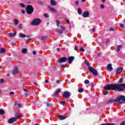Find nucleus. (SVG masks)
Instances as JSON below:
<instances>
[{
	"mask_svg": "<svg viewBox=\"0 0 125 125\" xmlns=\"http://www.w3.org/2000/svg\"><path fill=\"white\" fill-rule=\"evenodd\" d=\"M104 89L106 90H117V91H123L125 89V83H117L109 84L104 87Z\"/></svg>",
	"mask_w": 125,
	"mask_h": 125,
	"instance_id": "1",
	"label": "nucleus"
},
{
	"mask_svg": "<svg viewBox=\"0 0 125 125\" xmlns=\"http://www.w3.org/2000/svg\"><path fill=\"white\" fill-rule=\"evenodd\" d=\"M118 102V104H123L125 103V96L121 95L119 97H118L115 100H109L107 102V104H111L112 102Z\"/></svg>",
	"mask_w": 125,
	"mask_h": 125,
	"instance_id": "2",
	"label": "nucleus"
},
{
	"mask_svg": "<svg viewBox=\"0 0 125 125\" xmlns=\"http://www.w3.org/2000/svg\"><path fill=\"white\" fill-rule=\"evenodd\" d=\"M85 63L87 66L88 67V70L92 73V74H93L94 76H97L98 75V72H97V70L96 69L93 68V67L90 66V64L89 63H88V61L87 60L85 61Z\"/></svg>",
	"mask_w": 125,
	"mask_h": 125,
	"instance_id": "3",
	"label": "nucleus"
},
{
	"mask_svg": "<svg viewBox=\"0 0 125 125\" xmlns=\"http://www.w3.org/2000/svg\"><path fill=\"white\" fill-rule=\"evenodd\" d=\"M15 117H12L9 119L8 121L9 124H13V123H14V122H16V121H17L18 119H20V118H21V114H20V113H17L15 115Z\"/></svg>",
	"mask_w": 125,
	"mask_h": 125,
	"instance_id": "4",
	"label": "nucleus"
},
{
	"mask_svg": "<svg viewBox=\"0 0 125 125\" xmlns=\"http://www.w3.org/2000/svg\"><path fill=\"white\" fill-rule=\"evenodd\" d=\"M42 23V20L41 19L37 18L33 20V21L30 23V25L32 26H39Z\"/></svg>",
	"mask_w": 125,
	"mask_h": 125,
	"instance_id": "5",
	"label": "nucleus"
},
{
	"mask_svg": "<svg viewBox=\"0 0 125 125\" xmlns=\"http://www.w3.org/2000/svg\"><path fill=\"white\" fill-rule=\"evenodd\" d=\"M25 11L27 14L31 15L34 12V7L31 5H27L25 8Z\"/></svg>",
	"mask_w": 125,
	"mask_h": 125,
	"instance_id": "6",
	"label": "nucleus"
},
{
	"mask_svg": "<svg viewBox=\"0 0 125 125\" xmlns=\"http://www.w3.org/2000/svg\"><path fill=\"white\" fill-rule=\"evenodd\" d=\"M62 96L64 98H69V97L71 96V93L68 91H65L63 93Z\"/></svg>",
	"mask_w": 125,
	"mask_h": 125,
	"instance_id": "7",
	"label": "nucleus"
},
{
	"mask_svg": "<svg viewBox=\"0 0 125 125\" xmlns=\"http://www.w3.org/2000/svg\"><path fill=\"white\" fill-rule=\"evenodd\" d=\"M58 62L59 63H64L67 62V58L66 57H62L60 58V59L58 60Z\"/></svg>",
	"mask_w": 125,
	"mask_h": 125,
	"instance_id": "8",
	"label": "nucleus"
},
{
	"mask_svg": "<svg viewBox=\"0 0 125 125\" xmlns=\"http://www.w3.org/2000/svg\"><path fill=\"white\" fill-rule=\"evenodd\" d=\"M74 60L75 57L74 56L69 57L67 59V60L68 61V63H69V64H71Z\"/></svg>",
	"mask_w": 125,
	"mask_h": 125,
	"instance_id": "9",
	"label": "nucleus"
},
{
	"mask_svg": "<svg viewBox=\"0 0 125 125\" xmlns=\"http://www.w3.org/2000/svg\"><path fill=\"white\" fill-rule=\"evenodd\" d=\"M123 69L124 68L123 67L117 68L116 70V74H117L118 75H120V74H121L123 72Z\"/></svg>",
	"mask_w": 125,
	"mask_h": 125,
	"instance_id": "10",
	"label": "nucleus"
},
{
	"mask_svg": "<svg viewBox=\"0 0 125 125\" xmlns=\"http://www.w3.org/2000/svg\"><path fill=\"white\" fill-rule=\"evenodd\" d=\"M83 16V17H84V18H86L88 17V16H89V12H88V11H87L84 12Z\"/></svg>",
	"mask_w": 125,
	"mask_h": 125,
	"instance_id": "11",
	"label": "nucleus"
},
{
	"mask_svg": "<svg viewBox=\"0 0 125 125\" xmlns=\"http://www.w3.org/2000/svg\"><path fill=\"white\" fill-rule=\"evenodd\" d=\"M48 9L50 10V11H51V12H54V13H56L57 12V11L56 10L49 6H47Z\"/></svg>",
	"mask_w": 125,
	"mask_h": 125,
	"instance_id": "12",
	"label": "nucleus"
},
{
	"mask_svg": "<svg viewBox=\"0 0 125 125\" xmlns=\"http://www.w3.org/2000/svg\"><path fill=\"white\" fill-rule=\"evenodd\" d=\"M12 73V75H16V74H18V68H17V67H15Z\"/></svg>",
	"mask_w": 125,
	"mask_h": 125,
	"instance_id": "13",
	"label": "nucleus"
},
{
	"mask_svg": "<svg viewBox=\"0 0 125 125\" xmlns=\"http://www.w3.org/2000/svg\"><path fill=\"white\" fill-rule=\"evenodd\" d=\"M50 3H51V5L54 6L57 4V2H56L55 0H51Z\"/></svg>",
	"mask_w": 125,
	"mask_h": 125,
	"instance_id": "14",
	"label": "nucleus"
},
{
	"mask_svg": "<svg viewBox=\"0 0 125 125\" xmlns=\"http://www.w3.org/2000/svg\"><path fill=\"white\" fill-rule=\"evenodd\" d=\"M107 71H112V70H113V67H112V64H109L108 65H107Z\"/></svg>",
	"mask_w": 125,
	"mask_h": 125,
	"instance_id": "15",
	"label": "nucleus"
},
{
	"mask_svg": "<svg viewBox=\"0 0 125 125\" xmlns=\"http://www.w3.org/2000/svg\"><path fill=\"white\" fill-rule=\"evenodd\" d=\"M13 22H14V24L16 26L18 24H19V21H18V20L17 19H14L13 20Z\"/></svg>",
	"mask_w": 125,
	"mask_h": 125,
	"instance_id": "16",
	"label": "nucleus"
},
{
	"mask_svg": "<svg viewBox=\"0 0 125 125\" xmlns=\"http://www.w3.org/2000/svg\"><path fill=\"white\" fill-rule=\"evenodd\" d=\"M66 116H63V115H60L59 116V120H65V119H66Z\"/></svg>",
	"mask_w": 125,
	"mask_h": 125,
	"instance_id": "17",
	"label": "nucleus"
},
{
	"mask_svg": "<svg viewBox=\"0 0 125 125\" xmlns=\"http://www.w3.org/2000/svg\"><path fill=\"white\" fill-rule=\"evenodd\" d=\"M10 37H14L16 36V32H11L8 34Z\"/></svg>",
	"mask_w": 125,
	"mask_h": 125,
	"instance_id": "18",
	"label": "nucleus"
},
{
	"mask_svg": "<svg viewBox=\"0 0 125 125\" xmlns=\"http://www.w3.org/2000/svg\"><path fill=\"white\" fill-rule=\"evenodd\" d=\"M61 92V89H58L54 92V95H56L58 94V93H60Z\"/></svg>",
	"mask_w": 125,
	"mask_h": 125,
	"instance_id": "19",
	"label": "nucleus"
},
{
	"mask_svg": "<svg viewBox=\"0 0 125 125\" xmlns=\"http://www.w3.org/2000/svg\"><path fill=\"white\" fill-rule=\"evenodd\" d=\"M122 45H118L116 46V50H117V52H119V50H121V48H122Z\"/></svg>",
	"mask_w": 125,
	"mask_h": 125,
	"instance_id": "20",
	"label": "nucleus"
},
{
	"mask_svg": "<svg viewBox=\"0 0 125 125\" xmlns=\"http://www.w3.org/2000/svg\"><path fill=\"white\" fill-rule=\"evenodd\" d=\"M5 52V49L3 48H0V53H4Z\"/></svg>",
	"mask_w": 125,
	"mask_h": 125,
	"instance_id": "21",
	"label": "nucleus"
},
{
	"mask_svg": "<svg viewBox=\"0 0 125 125\" xmlns=\"http://www.w3.org/2000/svg\"><path fill=\"white\" fill-rule=\"evenodd\" d=\"M78 13L80 15L82 14V13H83V11H82V9H81L80 8H78Z\"/></svg>",
	"mask_w": 125,
	"mask_h": 125,
	"instance_id": "22",
	"label": "nucleus"
},
{
	"mask_svg": "<svg viewBox=\"0 0 125 125\" xmlns=\"http://www.w3.org/2000/svg\"><path fill=\"white\" fill-rule=\"evenodd\" d=\"M19 5H20V6L21 7H22V8H25V6H26V5H25V4H24V3H20Z\"/></svg>",
	"mask_w": 125,
	"mask_h": 125,
	"instance_id": "23",
	"label": "nucleus"
},
{
	"mask_svg": "<svg viewBox=\"0 0 125 125\" xmlns=\"http://www.w3.org/2000/svg\"><path fill=\"white\" fill-rule=\"evenodd\" d=\"M47 39V37L46 36H43L41 37V41H45Z\"/></svg>",
	"mask_w": 125,
	"mask_h": 125,
	"instance_id": "24",
	"label": "nucleus"
},
{
	"mask_svg": "<svg viewBox=\"0 0 125 125\" xmlns=\"http://www.w3.org/2000/svg\"><path fill=\"white\" fill-rule=\"evenodd\" d=\"M83 89L82 88H79L78 89V92H79L80 93H82V92H83Z\"/></svg>",
	"mask_w": 125,
	"mask_h": 125,
	"instance_id": "25",
	"label": "nucleus"
},
{
	"mask_svg": "<svg viewBox=\"0 0 125 125\" xmlns=\"http://www.w3.org/2000/svg\"><path fill=\"white\" fill-rule=\"evenodd\" d=\"M61 31H65V27L63 25L61 26Z\"/></svg>",
	"mask_w": 125,
	"mask_h": 125,
	"instance_id": "26",
	"label": "nucleus"
},
{
	"mask_svg": "<svg viewBox=\"0 0 125 125\" xmlns=\"http://www.w3.org/2000/svg\"><path fill=\"white\" fill-rule=\"evenodd\" d=\"M22 53H26L27 52V49L23 48L21 50Z\"/></svg>",
	"mask_w": 125,
	"mask_h": 125,
	"instance_id": "27",
	"label": "nucleus"
},
{
	"mask_svg": "<svg viewBox=\"0 0 125 125\" xmlns=\"http://www.w3.org/2000/svg\"><path fill=\"white\" fill-rule=\"evenodd\" d=\"M4 114V111L2 109H0V115H3Z\"/></svg>",
	"mask_w": 125,
	"mask_h": 125,
	"instance_id": "28",
	"label": "nucleus"
},
{
	"mask_svg": "<svg viewBox=\"0 0 125 125\" xmlns=\"http://www.w3.org/2000/svg\"><path fill=\"white\" fill-rule=\"evenodd\" d=\"M123 82H124V78H120V79L119 80V83H123Z\"/></svg>",
	"mask_w": 125,
	"mask_h": 125,
	"instance_id": "29",
	"label": "nucleus"
},
{
	"mask_svg": "<svg viewBox=\"0 0 125 125\" xmlns=\"http://www.w3.org/2000/svg\"><path fill=\"white\" fill-rule=\"evenodd\" d=\"M19 28L20 29H22V28H23V24L20 23V24H19Z\"/></svg>",
	"mask_w": 125,
	"mask_h": 125,
	"instance_id": "30",
	"label": "nucleus"
},
{
	"mask_svg": "<svg viewBox=\"0 0 125 125\" xmlns=\"http://www.w3.org/2000/svg\"><path fill=\"white\" fill-rule=\"evenodd\" d=\"M100 125H115V124L112 123V124H103Z\"/></svg>",
	"mask_w": 125,
	"mask_h": 125,
	"instance_id": "31",
	"label": "nucleus"
},
{
	"mask_svg": "<svg viewBox=\"0 0 125 125\" xmlns=\"http://www.w3.org/2000/svg\"><path fill=\"white\" fill-rule=\"evenodd\" d=\"M60 103L61 104V105H64V104L66 103V101H60Z\"/></svg>",
	"mask_w": 125,
	"mask_h": 125,
	"instance_id": "32",
	"label": "nucleus"
},
{
	"mask_svg": "<svg viewBox=\"0 0 125 125\" xmlns=\"http://www.w3.org/2000/svg\"><path fill=\"white\" fill-rule=\"evenodd\" d=\"M84 83L85 84H87V83H89V81H88V80H86L84 81Z\"/></svg>",
	"mask_w": 125,
	"mask_h": 125,
	"instance_id": "33",
	"label": "nucleus"
},
{
	"mask_svg": "<svg viewBox=\"0 0 125 125\" xmlns=\"http://www.w3.org/2000/svg\"><path fill=\"white\" fill-rule=\"evenodd\" d=\"M100 8H101L102 9H103V8H105V5H103V4H101L100 5Z\"/></svg>",
	"mask_w": 125,
	"mask_h": 125,
	"instance_id": "34",
	"label": "nucleus"
},
{
	"mask_svg": "<svg viewBox=\"0 0 125 125\" xmlns=\"http://www.w3.org/2000/svg\"><path fill=\"white\" fill-rule=\"evenodd\" d=\"M43 15L45 18H48V17H49V16H48L47 14H44Z\"/></svg>",
	"mask_w": 125,
	"mask_h": 125,
	"instance_id": "35",
	"label": "nucleus"
},
{
	"mask_svg": "<svg viewBox=\"0 0 125 125\" xmlns=\"http://www.w3.org/2000/svg\"><path fill=\"white\" fill-rule=\"evenodd\" d=\"M80 51H82V52H84V49L83 47L80 48Z\"/></svg>",
	"mask_w": 125,
	"mask_h": 125,
	"instance_id": "36",
	"label": "nucleus"
},
{
	"mask_svg": "<svg viewBox=\"0 0 125 125\" xmlns=\"http://www.w3.org/2000/svg\"><path fill=\"white\" fill-rule=\"evenodd\" d=\"M16 104H17L18 108H21V104H17V103H16L15 105H16Z\"/></svg>",
	"mask_w": 125,
	"mask_h": 125,
	"instance_id": "37",
	"label": "nucleus"
},
{
	"mask_svg": "<svg viewBox=\"0 0 125 125\" xmlns=\"http://www.w3.org/2000/svg\"><path fill=\"white\" fill-rule=\"evenodd\" d=\"M56 23H57V27H59V23H60V21H57Z\"/></svg>",
	"mask_w": 125,
	"mask_h": 125,
	"instance_id": "38",
	"label": "nucleus"
},
{
	"mask_svg": "<svg viewBox=\"0 0 125 125\" xmlns=\"http://www.w3.org/2000/svg\"><path fill=\"white\" fill-rule=\"evenodd\" d=\"M26 35H25V34H22L21 37V38H26Z\"/></svg>",
	"mask_w": 125,
	"mask_h": 125,
	"instance_id": "39",
	"label": "nucleus"
},
{
	"mask_svg": "<svg viewBox=\"0 0 125 125\" xmlns=\"http://www.w3.org/2000/svg\"><path fill=\"white\" fill-rule=\"evenodd\" d=\"M109 31H115V28H114L113 27H111V28H110Z\"/></svg>",
	"mask_w": 125,
	"mask_h": 125,
	"instance_id": "40",
	"label": "nucleus"
},
{
	"mask_svg": "<svg viewBox=\"0 0 125 125\" xmlns=\"http://www.w3.org/2000/svg\"><path fill=\"white\" fill-rule=\"evenodd\" d=\"M25 38H27L28 39H31V37L29 35H26Z\"/></svg>",
	"mask_w": 125,
	"mask_h": 125,
	"instance_id": "41",
	"label": "nucleus"
},
{
	"mask_svg": "<svg viewBox=\"0 0 125 125\" xmlns=\"http://www.w3.org/2000/svg\"><path fill=\"white\" fill-rule=\"evenodd\" d=\"M3 82H4V80H3V79H1L0 80V83H3Z\"/></svg>",
	"mask_w": 125,
	"mask_h": 125,
	"instance_id": "42",
	"label": "nucleus"
},
{
	"mask_svg": "<svg viewBox=\"0 0 125 125\" xmlns=\"http://www.w3.org/2000/svg\"><path fill=\"white\" fill-rule=\"evenodd\" d=\"M21 13L22 14H25L26 13V11H25L24 10H21Z\"/></svg>",
	"mask_w": 125,
	"mask_h": 125,
	"instance_id": "43",
	"label": "nucleus"
},
{
	"mask_svg": "<svg viewBox=\"0 0 125 125\" xmlns=\"http://www.w3.org/2000/svg\"><path fill=\"white\" fill-rule=\"evenodd\" d=\"M23 90L25 92H30L29 91V90H27V89H25V88H23Z\"/></svg>",
	"mask_w": 125,
	"mask_h": 125,
	"instance_id": "44",
	"label": "nucleus"
},
{
	"mask_svg": "<svg viewBox=\"0 0 125 125\" xmlns=\"http://www.w3.org/2000/svg\"><path fill=\"white\" fill-rule=\"evenodd\" d=\"M38 3L39 4H41V5H42V4H43V3H42V1H38Z\"/></svg>",
	"mask_w": 125,
	"mask_h": 125,
	"instance_id": "45",
	"label": "nucleus"
},
{
	"mask_svg": "<svg viewBox=\"0 0 125 125\" xmlns=\"http://www.w3.org/2000/svg\"><path fill=\"white\" fill-rule=\"evenodd\" d=\"M60 82H61V80H56V82L57 83H60Z\"/></svg>",
	"mask_w": 125,
	"mask_h": 125,
	"instance_id": "46",
	"label": "nucleus"
},
{
	"mask_svg": "<svg viewBox=\"0 0 125 125\" xmlns=\"http://www.w3.org/2000/svg\"><path fill=\"white\" fill-rule=\"evenodd\" d=\"M57 35H62V32H57Z\"/></svg>",
	"mask_w": 125,
	"mask_h": 125,
	"instance_id": "47",
	"label": "nucleus"
},
{
	"mask_svg": "<svg viewBox=\"0 0 125 125\" xmlns=\"http://www.w3.org/2000/svg\"><path fill=\"white\" fill-rule=\"evenodd\" d=\"M79 4H80V2H79V1H76V5H79Z\"/></svg>",
	"mask_w": 125,
	"mask_h": 125,
	"instance_id": "48",
	"label": "nucleus"
},
{
	"mask_svg": "<svg viewBox=\"0 0 125 125\" xmlns=\"http://www.w3.org/2000/svg\"><path fill=\"white\" fill-rule=\"evenodd\" d=\"M120 27H121L122 28H124V27H125V24H120Z\"/></svg>",
	"mask_w": 125,
	"mask_h": 125,
	"instance_id": "49",
	"label": "nucleus"
},
{
	"mask_svg": "<svg viewBox=\"0 0 125 125\" xmlns=\"http://www.w3.org/2000/svg\"><path fill=\"white\" fill-rule=\"evenodd\" d=\"M31 40H32V38H29L27 40H26V42H29Z\"/></svg>",
	"mask_w": 125,
	"mask_h": 125,
	"instance_id": "50",
	"label": "nucleus"
},
{
	"mask_svg": "<svg viewBox=\"0 0 125 125\" xmlns=\"http://www.w3.org/2000/svg\"><path fill=\"white\" fill-rule=\"evenodd\" d=\"M66 21L67 23H68V24H70V21H69V20L66 19Z\"/></svg>",
	"mask_w": 125,
	"mask_h": 125,
	"instance_id": "51",
	"label": "nucleus"
},
{
	"mask_svg": "<svg viewBox=\"0 0 125 125\" xmlns=\"http://www.w3.org/2000/svg\"><path fill=\"white\" fill-rule=\"evenodd\" d=\"M92 31H93V32H95V31H96V29L95 28H93Z\"/></svg>",
	"mask_w": 125,
	"mask_h": 125,
	"instance_id": "52",
	"label": "nucleus"
},
{
	"mask_svg": "<svg viewBox=\"0 0 125 125\" xmlns=\"http://www.w3.org/2000/svg\"><path fill=\"white\" fill-rule=\"evenodd\" d=\"M9 94H10V95H12L14 94V92H10V93H9Z\"/></svg>",
	"mask_w": 125,
	"mask_h": 125,
	"instance_id": "53",
	"label": "nucleus"
},
{
	"mask_svg": "<svg viewBox=\"0 0 125 125\" xmlns=\"http://www.w3.org/2000/svg\"><path fill=\"white\" fill-rule=\"evenodd\" d=\"M121 125H125V121H124L123 123H122Z\"/></svg>",
	"mask_w": 125,
	"mask_h": 125,
	"instance_id": "54",
	"label": "nucleus"
},
{
	"mask_svg": "<svg viewBox=\"0 0 125 125\" xmlns=\"http://www.w3.org/2000/svg\"><path fill=\"white\" fill-rule=\"evenodd\" d=\"M78 48H79V47H78V46H75V50H78Z\"/></svg>",
	"mask_w": 125,
	"mask_h": 125,
	"instance_id": "55",
	"label": "nucleus"
},
{
	"mask_svg": "<svg viewBox=\"0 0 125 125\" xmlns=\"http://www.w3.org/2000/svg\"><path fill=\"white\" fill-rule=\"evenodd\" d=\"M61 67H62V68H66V65H62L61 66Z\"/></svg>",
	"mask_w": 125,
	"mask_h": 125,
	"instance_id": "56",
	"label": "nucleus"
},
{
	"mask_svg": "<svg viewBox=\"0 0 125 125\" xmlns=\"http://www.w3.org/2000/svg\"><path fill=\"white\" fill-rule=\"evenodd\" d=\"M109 42H110V41L109 40V39H107L106 40V43H109Z\"/></svg>",
	"mask_w": 125,
	"mask_h": 125,
	"instance_id": "57",
	"label": "nucleus"
},
{
	"mask_svg": "<svg viewBox=\"0 0 125 125\" xmlns=\"http://www.w3.org/2000/svg\"><path fill=\"white\" fill-rule=\"evenodd\" d=\"M109 93V92H105L104 93V95H107V94H108Z\"/></svg>",
	"mask_w": 125,
	"mask_h": 125,
	"instance_id": "58",
	"label": "nucleus"
},
{
	"mask_svg": "<svg viewBox=\"0 0 125 125\" xmlns=\"http://www.w3.org/2000/svg\"><path fill=\"white\" fill-rule=\"evenodd\" d=\"M49 105H50V104H49V103H46V106H47V107H48V106H49Z\"/></svg>",
	"mask_w": 125,
	"mask_h": 125,
	"instance_id": "59",
	"label": "nucleus"
},
{
	"mask_svg": "<svg viewBox=\"0 0 125 125\" xmlns=\"http://www.w3.org/2000/svg\"><path fill=\"white\" fill-rule=\"evenodd\" d=\"M45 83H49V81L48 80H45Z\"/></svg>",
	"mask_w": 125,
	"mask_h": 125,
	"instance_id": "60",
	"label": "nucleus"
},
{
	"mask_svg": "<svg viewBox=\"0 0 125 125\" xmlns=\"http://www.w3.org/2000/svg\"><path fill=\"white\" fill-rule=\"evenodd\" d=\"M32 53H33V54H34V55H35V54H36V51H33V52H32Z\"/></svg>",
	"mask_w": 125,
	"mask_h": 125,
	"instance_id": "61",
	"label": "nucleus"
},
{
	"mask_svg": "<svg viewBox=\"0 0 125 125\" xmlns=\"http://www.w3.org/2000/svg\"><path fill=\"white\" fill-rule=\"evenodd\" d=\"M24 94H25V96H27L29 95V93H26Z\"/></svg>",
	"mask_w": 125,
	"mask_h": 125,
	"instance_id": "62",
	"label": "nucleus"
},
{
	"mask_svg": "<svg viewBox=\"0 0 125 125\" xmlns=\"http://www.w3.org/2000/svg\"><path fill=\"white\" fill-rule=\"evenodd\" d=\"M102 2H105L106 0H102Z\"/></svg>",
	"mask_w": 125,
	"mask_h": 125,
	"instance_id": "63",
	"label": "nucleus"
},
{
	"mask_svg": "<svg viewBox=\"0 0 125 125\" xmlns=\"http://www.w3.org/2000/svg\"><path fill=\"white\" fill-rule=\"evenodd\" d=\"M57 51H59L60 50V49L59 48H58L57 49Z\"/></svg>",
	"mask_w": 125,
	"mask_h": 125,
	"instance_id": "64",
	"label": "nucleus"
}]
</instances>
